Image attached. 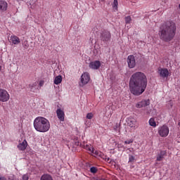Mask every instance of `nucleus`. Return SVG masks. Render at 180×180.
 Instances as JSON below:
<instances>
[{"instance_id": "obj_1", "label": "nucleus", "mask_w": 180, "mask_h": 180, "mask_svg": "<svg viewBox=\"0 0 180 180\" xmlns=\"http://www.w3.org/2000/svg\"><path fill=\"white\" fill-rule=\"evenodd\" d=\"M147 88V77L141 72L134 73L129 79V91L135 96H140Z\"/></svg>"}, {"instance_id": "obj_2", "label": "nucleus", "mask_w": 180, "mask_h": 180, "mask_svg": "<svg viewBox=\"0 0 180 180\" xmlns=\"http://www.w3.org/2000/svg\"><path fill=\"white\" fill-rule=\"evenodd\" d=\"M176 33V24L172 21L163 23L159 30V37L162 41L169 42L174 40Z\"/></svg>"}, {"instance_id": "obj_3", "label": "nucleus", "mask_w": 180, "mask_h": 180, "mask_svg": "<svg viewBox=\"0 0 180 180\" xmlns=\"http://www.w3.org/2000/svg\"><path fill=\"white\" fill-rule=\"evenodd\" d=\"M34 127L39 133H46L50 130V121L43 117H37L34 120Z\"/></svg>"}, {"instance_id": "obj_4", "label": "nucleus", "mask_w": 180, "mask_h": 180, "mask_svg": "<svg viewBox=\"0 0 180 180\" xmlns=\"http://www.w3.org/2000/svg\"><path fill=\"white\" fill-rule=\"evenodd\" d=\"M158 134H159L160 137H167L169 134V128L165 124L159 127Z\"/></svg>"}, {"instance_id": "obj_5", "label": "nucleus", "mask_w": 180, "mask_h": 180, "mask_svg": "<svg viewBox=\"0 0 180 180\" xmlns=\"http://www.w3.org/2000/svg\"><path fill=\"white\" fill-rule=\"evenodd\" d=\"M91 81V75L87 72H84L80 77L79 86L86 85Z\"/></svg>"}, {"instance_id": "obj_6", "label": "nucleus", "mask_w": 180, "mask_h": 180, "mask_svg": "<svg viewBox=\"0 0 180 180\" xmlns=\"http://www.w3.org/2000/svg\"><path fill=\"white\" fill-rule=\"evenodd\" d=\"M112 35L110 34V32H109L108 30H104L100 33L101 41H103L104 43H106V41H109Z\"/></svg>"}, {"instance_id": "obj_7", "label": "nucleus", "mask_w": 180, "mask_h": 180, "mask_svg": "<svg viewBox=\"0 0 180 180\" xmlns=\"http://www.w3.org/2000/svg\"><path fill=\"white\" fill-rule=\"evenodd\" d=\"M9 99H11V95H9L8 91L0 89V102H8Z\"/></svg>"}, {"instance_id": "obj_8", "label": "nucleus", "mask_w": 180, "mask_h": 180, "mask_svg": "<svg viewBox=\"0 0 180 180\" xmlns=\"http://www.w3.org/2000/svg\"><path fill=\"white\" fill-rule=\"evenodd\" d=\"M127 125L133 129L134 130L139 127V123L137 122V120L133 117H129L127 119Z\"/></svg>"}, {"instance_id": "obj_9", "label": "nucleus", "mask_w": 180, "mask_h": 180, "mask_svg": "<svg viewBox=\"0 0 180 180\" xmlns=\"http://www.w3.org/2000/svg\"><path fill=\"white\" fill-rule=\"evenodd\" d=\"M158 74H159L161 78H168V77H169V71L165 68H159Z\"/></svg>"}, {"instance_id": "obj_10", "label": "nucleus", "mask_w": 180, "mask_h": 180, "mask_svg": "<svg viewBox=\"0 0 180 180\" xmlns=\"http://www.w3.org/2000/svg\"><path fill=\"white\" fill-rule=\"evenodd\" d=\"M127 63L129 68H134L136 67V58L133 55H129L127 57Z\"/></svg>"}, {"instance_id": "obj_11", "label": "nucleus", "mask_w": 180, "mask_h": 180, "mask_svg": "<svg viewBox=\"0 0 180 180\" xmlns=\"http://www.w3.org/2000/svg\"><path fill=\"white\" fill-rule=\"evenodd\" d=\"M135 106L138 109H141V108H146V106H150V99L142 100L141 101L138 102Z\"/></svg>"}, {"instance_id": "obj_12", "label": "nucleus", "mask_w": 180, "mask_h": 180, "mask_svg": "<svg viewBox=\"0 0 180 180\" xmlns=\"http://www.w3.org/2000/svg\"><path fill=\"white\" fill-rule=\"evenodd\" d=\"M56 115L58 116V120L60 122H64L65 114L64 113V111L61 110V108H58L56 110Z\"/></svg>"}, {"instance_id": "obj_13", "label": "nucleus", "mask_w": 180, "mask_h": 180, "mask_svg": "<svg viewBox=\"0 0 180 180\" xmlns=\"http://www.w3.org/2000/svg\"><path fill=\"white\" fill-rule=\"evenodd\" d=\"M89 68H91V70H98V68L101 67V61H93L89 63Z\"/></svg>"}, {"instance_id": "obj_14", "label": "nucleus", "mask_w": 180, "mask_h": 180, "mask_svg": "<svg viewBox=\"0 0 180 180\" xmlns=\"http://www.w3.org/2000/svg\"><path fill=\"white\" fill-rule=\"evenodd\" d=\"M8 40L10 43H12V44H20V39H19V37L15 35H12L11 37H10V39Z\"/></svg>"}, {"instance_id": "obj_15", "label": "nucleus", "mask_w": 180, "mask_h": 180, "mask_svg": "<svg viewBox=\"0 0 180 180\" xmlns=\"http://www.w3.org/2000/svg\"><path fill=\"white\" fill-rule=\"evenodd\" d=\"M8 9V2L5 0H0V12H5Z\"/></svg>"}, {"instance_id": "obj_16", "label": "nucleus", "mask_w": 180, "mask_h": 180, "mask_svg": "<svg viewBox=\"0 0 180 180\" xmlns=\"http://www.w3.org/2000/svg\"><path fill=\"white\" fill-rule=\"evenodd\" d=\"M27 147V141L24 140L22 143L18 145V148L20 151H25V148Z\"/></svg>"}, {"instance_id": "obj_17", "label": "nucleus", "mask_w": 180, "mask_h": 180, "mask_svg": "<svg viewBox=\"0 0 180 180\" xmlns=\"http://www.w3.org/2000/svg\"><path fill=\"white\" fill-rule=\"evenodd\" d=\"M53 82L55 85H59V84H61V82H63V76L61 75L56 76L54 79Z\"/></svg>"}, {"instance_id": "obj_18", "label": "nucleus", "mask_w": 180, "mask_h": 180, "mask_svg": "<svg viewBox=\"0 0 180 180\" xmlns=\"http://www.w3.org/2000/svg\"><path fill=\"white\" fill-rule=\"evenodd\" d=\"M167 153L164 150H162L159 155H158L156 161H162L164 160V155H165Z\"/></svg>"}, {"instance_id": "obj_19", "label": "nucleus", "mask_w": 180, "mask_h": 180, "mask_svg": "<svg viewBox=\"0 0 180 180\" xmlns=\"http://www.w3.org/2000/svg\"><path fill=\"white\" fill-rule=\"evenodd\" d=\"M86 148L90 151V153H92L93 154H96V155H99V152L95 150L92 146H86Z\"/></svg>"}, {"instance_id": "obj_20", "label": "nucleus", "mask_w": 180, "mask_h": 180, "mask_svg": "<svg viewBox=\"0 0 180 180\" xmlns=\"http://www.w3.org/2000/svg\"><path fill=\"white\" fill-rule=\"evenodd\" d=\"M41 180H53V177L50 174H44L41 176Z\"/></svg>"}, {"instance_id": "obj_21", "label": "nucleus", "mask_w": 180, "mask_h": 180, "mask_svg": "<svg viewBox=\"0 0 180 180\" xmlns=\"http://www.w3.org/2000/svg\"><path fill=\"white\" fill-rule=\"evenodd\" d=\"M149 124L152 127H157V123L155 122V120H154V118H150L149 120Z\"/></svg>"}, {"instance_id": "obj_22", "label": "nucleus", "mask_w": 180, "mask_h": 180, "mask_svg": "<svg viewBox=\"0 0 180 180\" xmlns=\"http://www.w3.org/2000/svg\"><path fill=\"white\" fill-rule=\"evenodd\" d=\"M90 172H91V174H96V172H98V168L92 167L90 168Z\"/></svg>"}, {"instance_id": "obj_23", "label": "nucleus", "mask_w": 180, "mask_h": 180, "mask_svg": "<svg viewBox=\"0 0 180 180\" xmlns=\"http://www.w3.org/2000/svg\"><path fill=\"white\" fill-rule=\"evenodd\" d=\"M129 162H131V163L134 162V156L131 155H129Z\"/></svg>"}, {"instance_id": "obj_24", "label": "nucleus", "mask_w": 180, "mask_h": 180, "mask_svg": "<svg viewBox=\"0 0 180 180\" xmlns=\"http://www.w3.org/2000/svg\"><path fill=\"white\" fill-rule=\"evenodd\" d=\"M92 117H94V114L92 112H89L86 115V119H92Z\"/></svg>"}, {"instance_id": "obj_25", "label": "nucleus", "mask_w": 180, "mask_h": 180, "mask_svg": "<svg viewBox=\"0 0 180 180\" xmlns=\"http://www.w3.org/2000/svg\"><path fill=\"white\" fill-rule=\"evenodd\" d=\"M126 23H130L131 22V17L127 16L125 18Z\"/></svg>"}, {"instance_id": "obj_26", "label": "nucleus", "mask_w": 180, "mask_h": 180, "mask_svg": "<svg viewBox=\"0 0 180 180\" xmlns=\"http://www.w3.org/2000/svg\"><path fill=\"white\" fill-rule=\"evenodd\" d=\"M117 5H118L117 0H114L112 7L117 8Z\"/></svg>"}, {"instance_id": "obj_27", "label": "nucleus", "mask_w": 180, "mask_h": 180, "mask_svg": "<svg viewBox=\"0 0 180 180\" xmlns=\"http://www.w3.org/2000/svg\"><path fill=\"white\" fill-rule=\"evenodd\" d=\"M37 86V84L34 83V84H30V88L31 89H33V88L36 87Z\"/></svg>"}, {"instance_id": "obj_28", "label": "nucleus", "mask_w": 180, "mask_h": 180, "mask_svg": "<svg viewBox=\"0 0 180 180\" xmlns=\"http://www.w3.org/2000/svg\"><path fill=\"white\" fill-rule=\"evenodd\" d=\"M131 143H133V140L132 139H129L128 141H124V144H131Z\"/></svg>"}, {"instance_id": "obj_29", "label": "nucleus", "mask_w": 180, "mask_h": 180, "mask_svg": "<svg viewBox=\"0 0 180 180\" xmlns=\"http://www.w3.org/2000/svg\"><path fill=\"white\" fill-rule=\"evenodd\" d=\"M22 180H29V176H27V174H24L22 176Z\"/></svg>"}, {"instance_id": "obj_30", "label": "nucleus", "mask_w": 180, "mask_h": 180, "mask_svg": "<svg viewBox=\"0 0 180 180\" xmlns=\"http://www.w3.org/2000/svg\"><path fill=\"white\" fill-rule=\"evenodd\" d=\"M43 85H44V81L41 80V81L39 82V86H43Z\"/></svg>"}, {"instance_id": "obj_31", "label": "nucleus", "mask_w": 180, "mask_h": 180, "mask_svg": "<svg viewBox=\"0 0 180 180\" xmlns=\"http://www.w3.org/2000/svg\"><path fill=\"white\" fill-rule=\"evenodd\" d=\"M90 180H102V179H100L98 177H92Z\"/></svg>"}, {"instance_id": "obj_32", "label": "nucleus", "mask_w": 180, "mask_h": 180, "mask_svg": "<svg viewBox=\"0 0 180 180\" xmlns=\"http://www.w3.org/2000/svg\"><path fill=\"white\" fill-rule=\"evenodd\" d=\"M0 180H6V179L4 176H0Z\"/></svg>"}, {"instance_id": "obj_33", "label": "nucleus", "mask_w": 180, "mask_h": 180, "mask_svg": "<svg viewBox=\"0 0 180 180\" xmlns=\"http://www.w3.org/2000/svg\"><path fill=\"white\" fill-rule=\"evenodd\" d=\"M16 1H17V2H22L24 0H16Z\"/></svg>"}, {"instance_id": "obj_34", "label": "nucleus", "mask_w": 180, "mask_h": 180, "mask_svg": "<svg viewBox=\"0 0 180 180\" xmlns=\"http://www.w3.org/2000/svg\"><path fill=\"white\" fill-rule=\"evenodd\" d=\"M120 147H122V146H120V145H118V148H120Z\"/></svg>"}, {"instance_id": "obj_35", "label": "nucleus", "mask_w": 180, "mask_h": 180, "mask_svg": "<svg viewBox=\"0 0 180 180\" xmlns=\"http://www.w3.org/2000/svg\"><path fill=\"white\" fill-rule=\"evenodd\" d=\"M116 129H117V127H114V130H116Z\"/></svg>"}, {"instance_id": "obj_36", "label": "nucleus", "mask_w": 180, "mask_h": 180, "mask_svg": "<svg viewBox=\"0 0 180 180\" xmlns=\"http://www.w3.org/2000/svg\"><path fill=\"white\" fill-rule=\"evenodd\" d=\"M99 1H101V2H103L105 0H99Z\"/></svg>"}, {"instance_id": "obj_37", "label": "nucleus", "mask_w": 180, "mask_h": 180, "mask_svg": "<svg viewBox=\"0 0 180 180\" xmlns=\"http://www.w3.org/2000/svg\"><path fill=\"white\" fill-rule=\"evenodd\" d=\"M1 68H2V67L0 65V71H1Z\"/></svg>"}, {"instance_id": "obj_38", "label": "nucleus", "mask_w": 180, "mask_h": 180, "mask_svg": "<svg viewBox=\"0 0 180 180\" xmlns=\"http://www.w3.org/2000/svg\"><path fill=\"white\" fill-rule=\"evenodd\" d=\"M179 9H180V4L179 5Z\"/></svg>"}, {"instance_id": "obj_39", "label": "nucleus", "mask_w": 180, "mask_h": 180, "mask_svg": "<svg viewBox=\"0 0 180 180\" xmlns=\"http://www.w3.org/2000/svg\"><path fill=\"white\" fill-rule=\"evenodd\" d=\"M108 161H109V158L108 159Z\"/></svg>"}]
</instances>
